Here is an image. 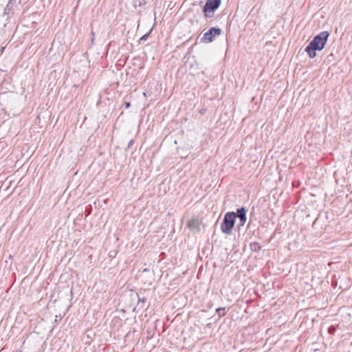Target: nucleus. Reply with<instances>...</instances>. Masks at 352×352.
<instances>
[{"mask_svg":"<svg viewBox=\"0 0 352 352\" xmlns=\"http://www.w3.org/2000/svg\"><path fill=\"white\" fill-rule=\"evenodd\" d=\"M330 32L323 31L314 37L305 47V51L311 58L316 56V52L323 50L327 44Z\"/></svg>","mask_w":352,"mask_h":352,"instance_id":"f257e3e1","label":"nucleus"},{"mask_svg":"<svg viewBox=\"0 0 352 352\" xmlns=\"http://www.w3.org/2000/svg\"><path fill=\"white\" fill-rule=\"evenodd\" d=\"M236 216L234 212H228L225 214L221 224V230L223 234H230L236 223Z\"/></svg>","mask_w":352,"mask_h":352,"instance_id":"f03ea898","label":"nucleus"},{"mask_svg":"<svg viewBox=\"0 0 352 352\" xmlns=\"http://www.w3.org/2000/svg\"><path fill=\"white\" fill-rule=\"evenodd\" d=\"M221 3V0H207L203 8V12L206 18H211L214 12L217 10Z\"/></svg>","mask_w":352,"mask_h":352,"instance_id":"7ed1b4c3","label":"nucleus"},{"mask_svg":"<svg viewBox=\"0 0 352 352\" xmlns=\"http://www.w3.org/2000/svg\"><path fill=\"white\" fill-rule=\"evenodd\" d=\"M222 34V30L216 27H211L201 38V42L208 43L213 42L216 37Z\"/></svg>","mask_w":352,"mask_h":352,"instance_id":"20e7f679","label":"nucleus"},{"mask_svg":"<svg viewBox=\"0 0 352 352\" xmlns=\"http://www.w3.org/2000/svg\"><path fill=\"white\" fill-rule=\"evenodd\" d=\"M234 213L236 216V218L239 219V223L238 225L239 228L240 227L243 226L247 220V217H246L247 209L245 208V207L243 206V207L238 208L236 210V212H234Z\"/></svg>","mask_w":352,"mask_h":352,"instance_id":"39448f33","label":"nucleus"},{"mask_svg":"<svg viewBox=\"0 0 352 352\" xmlns=\"http://www.w3.org/2000/svg\"><path fill=\"white\" fill-rule=\"evenodd\" d=\"M201 220L197 217L191 218L188 222V227L194 232H199L200 231Z\"/></svg>","mask_w":352,"mask_h":352,"instance_id":"423d86ee","label":"nucleus"},{"mask_svg":"<svg viewBox=\"0 0 352 352\" xmlns=\"http://www.w3.org/2000/svg\"><path fill=\"white\" fill-rule=\"evenodd\" d=\"M13 7L14 3L12 2V0H9L8 4L4 8L3 14L7 15L8 17H10V16L13 14Z\"/></svg>","mask_w":352,"mask_h":352,"instance_id":"0eeeda50","label":"nucleus"},{"mask_svg":"<svg viewBox=\"0 0 352 352\" xmlns=\"http://www.w3.org/2000/svg\"><path fill=\"white\" fill-rule=\"evenodd\" d=\"M250 246L252 252H258L261 250V245L257 242L251 243Z\"/></svg>","mask_w":352,"mask_h":352,"instance_id":"6e6552de","label":"nucleus"},{"mask_svg":"<svg viewBox=\"0 0 352 352\" xmlns=\"http://www.w3.org/2000/svg\"><path fill=\"white\" fill-rule=\"evenodd\" d=\"M216 313L218 314L219 317H223L226 314V311L225 307H219L216 309Z\"/></svg>","mask_w":352,"mask_h":352,"instance_id":"1a4fd4ad","label":"nucleus"},{"mask_svg":"<svg viewBox=\"0 0 352 352\" xmlns=\"http://www.w3.org/2000/svg\"><path fill=\"white\" fill-rule=\"evenodd\" d=\"M152 31V30H151L148 32H147L146 34H144L140 38V41H139V43L141 44L144 41H146L147 40V38H148L149 36V34L151 33V32Z\"/></svg>","mask_w":352,"mask_h":352,"instance_id":"9d476101","label":"nucleus"},{"mask_svg":"<svg viewBox=\"0 0 352 352\" xmlns=\"http://www.w3.org/2000/svg\"><path fill=\"white\" fill-rule=\"evenodd\" d=\"M146 298L145 297L140 298L138 297V302H145Z\"/></svg>","mask_w":352,"mask_h":352,"instance_id":"9b49d317","label":"nucleus"},{"mask_svg":"<svg viewBox=\"0 0 352 352\" xmlns=\"http://www.w3.org/2000/svg\"><path fill=\"white\" fill-rule=\"evenodd\" d=\"M123 106H124L126 109H128L131 106V103L129 102H124Z\"/></svg>","mask_w":352,"mask_h":352,"instance_id":"f8f14e48","label":"nucleus"},{"mask_svg":"<svg viewBox=\"0 0 352 352\" xmlns=\"http://www.w3.org/2000/svg\"><path fill=\"white\" fill-rule=\"evenodd\" d=\"M334 331H335V328H334L333 326H331V327H330L329 328V332L330 333H333Z\"/></svg>","mask_w":352,"mask_h":352,"instance_id":"ddd939ff","label":"nucleus"},{"mask_svg":"<svg viewBox=\"0 0 352 352\" xmlns=\"http://www.w3.org/2000/svg\"><path fill=\"white\" fill-rule=\"evenodd\" d=\"M133 144V140H131L128 144V146L127 148H129L132 146V144Z\"/></svg>","mask_w":352,"mask_h":352,"instance_id":"4468645a","label":"nucleus"},{"mask_svg":"<svg viewBox=\"0 0 352 352\" xmlns=\"http://www.w3.org/2000/svg\"><path fill=\"white\" fill-rule=\"evenodd\" d=\"M3 50H4V47H1V49H0V54L3 53Z\"/></svg>","mask_w":352,"mask_h":352,"instance_id":"2eb2a0df","label":"nucleus"},{"mask_svg":"<svg viewBox=\"0 0 352 352\" xmlns=\"http://www.w3.org/2000/svg\"><path fill=\"white\" fill-rule=\"evenodd\" d=\"M91 34H92L93 36H94V32H91Z\"/></svg>","mask_w":352,"mask_h":352,"instance_id":"dca6fc26","label":"nucleus"},{"mask_svg":"<svg viewBox=\"0 0 352 352\" xmlns=\"http://www.w3.org/2000/svg\"><path fill=\"white\" fill-rule=\"evenodd\" d=\"M19 352H21V351H19Z\"/></svg>","mask_w":352,"mask_h":352,"instance_id":"f3484780","label":"nucleus"}]
</instances>
